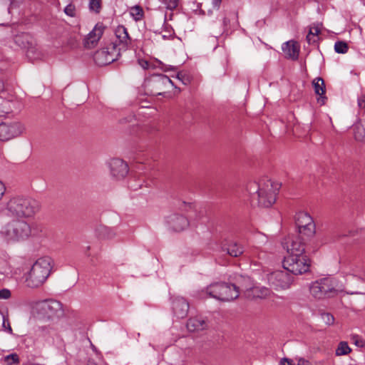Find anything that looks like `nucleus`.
Masks as SVG:
<instances>
[{"label": "nucleus", "mask_w": 365, "mask_h": 365, "mask_svg": "<svg viewBox=\"0 0 365 365\" xmlns=\"http://www.w3.org/2000/svg\"><path fill=\"white\" fill-rule=\"evenodd\" d=\"M312 83L315 93L319 96L317 98V102L321 105H324L325 103V100L327 99L326 96H324L325 93L324 80L322 78H317L313 81Z\"/></svg>", "instance_id": "22"}, {"label": "nucleus", "mask_w": 365, "mask_h": 365, "mask_svg": "<svg viewBox=\"0 0 365 365\" xmlns=\"http://www.w3.org/2000/svg\"><path fill=\"white\" fill-rule=\"evenodd\" d=\"M168 226L175 232H181L187 229L190 222L183 215L175 212L166 217Z\"/></svg>", "instance_id": "15"}, {"label": "nucleus", "mask_w": 365, "mask_h": 365, "mask_svg": "<svg viewBox=\"0 0 365 365\" xmlns=\"http://www.w3.org/2000/svg\"><path fill=\"white\" fill-rule=\"evenodd\" d=\"M281 364L282 365H292L291 361L287 358H284L282 359Z\"/></svg>", "instance_id": "47"}, {"label": "nucleus", "mask_w": 365, "mask_h": 365, "mask_svg": "<svg viewBox=\"0 0 365 365\" xmlns=\"http://www.w3.org/2000/svg\"><path fill=\"white\" fill-rule=\"evenodd\" d=\"M354 136L356 141L365 143V125L359 123L353 127Z\"/></svg>", "instance_id": "24"}, {"label": "nucleus", "mask_w": 365, "mask_h": 365, "mask_svg": "<svg viewBox=\"0 0 365 365\" xmlns=\"http://www.w3.org/2000/svg\"><path fill=\"white\" fill-rule=\"evenodd\" d=\"M0 87L1 88H3V83L0 81Z\"/></svg>", "instance_id": "52"}, {"label": "nucleus", "mask_w": 365, "mask_h": 365, "mask_svg": "<svg viewBox=\"0 0 365 365\" xmlns=\"http://www.w3.org/2000/svg\"><path fill=\"white\" fill-rule=\"evenodd\" d=\"M52 262L49 257L38 259L31 267L26 279V286L36 288L43 284L51 274Z\"/></svg>", "instance_id": "3"}, {"label": "nucleus", "mask_w": 365, "mask_h": 365, "mask_svg": "<svg viewBox=\"0 0 365 365\" xmlns=\"http://www.w3.org/2000/svg\"><path fill=\"white\" fill-rule=\"evenodd\" d=\"M163 2L168 9L173 10L178 6V0H163Z\"/></svg>", "instance_id": "36"}, {"label": "nucleus", "mask_w": 365, "mask_h": 365, "mask_svg": "<svg viewBox=\"0 0 365 365\" xmlns=\"http://www.w3.org/2000/svg\"><path fill=\"white\" fill-rule=\"evenodd\" d=\"M109 166L111 175L118 180L125 178L128 173L127 163L121 159H112Z\"/></svg>", "instance_id": "17"}, {"label": "nucleus", "mask_w": 365, "mask_h": 365, "mask_svg": "<svg viewBox=\"0 0 365 365\" xmlns=\"http://www.w3.org/2000/svg\"><path fill=\"white\" fill-rule=\"evenodd\" d=\"M298 365H310L309 362L304 359H300L298 361Z\"/></svg>", "instance_id": "45"}, {"label": "nucleus", "mask_w": 365, "mask_h": 365, "mask_svg": "<svg viewBox=\"0 0 365 365\" xmlns=\"http://www.w3.org/2000/svg\"><path fill=\"white\" fill-rule=\"evenodd\" d=\"M89 9L91 11H95L98 14L101 9V0H90L89 1Z\"/></svg>", "instance_id": "33"}, {"label": "nucleus", "mask_w": 365, "mask_h": 365, "mask_svg": "<svg viewBox=\"0 0 365 365\" xmlns=\"http://www.w3.org/2000/svg\"><path fill=\"white\" fill-rule=\"evenodd\" d=\"M350 274L362 282H365V264H358L354 265L350 271Z\"/></svg>", "instance_id": "25"}, {"label": "nucleus", "mask_w": 365, "mask_h": 365, "mask_svg": "<svg viewBox=\"0 0 365 365\" xmlns=\"http://www.w3.org/2000/svg\"><path fill=\"white\" fill-rule=\"evenodd\" d=\"M13 103L0 97V118L12 112Z\"/></svg>", "instance_id": "26"}, {"label": "nucleus", "mask_w": 365, "mask_h": 365, "mask_svg": "<svg viewBox=\"0 0 365 365\" xmlns=\"http://www.w3.org/2000/svg\"><path fill=\"white\" fill-rule=\"evenodd\" d=\"M281 185L270 180H262L259 183L250 182L247 190L253 200H257L258 205L264 207H271L276 201L277 192Z\"/></svg>", "instance_id": "1"}, {"label": "nucleus", "mask_w": 365, "mask_h": 365, "mask_svg": "<svg viewBox=\"0 0 365 365\" xmlns=\"http://www.w3.org/2000/svg\"><path fill=\"white\" fill-rule=\"evenodd\" d=\"M143 10L140 6H135L130 9V15L135 21L140 20L143 16Z\"/></svg>", "instance_id": "29"}, {"label": "nucleus", "mask_w": 365, "mask_h": 365, "mask_svg": "<svg viewBox=\"0 0 365 365\" xmlns=\"http://www.w3.org/2000/svg\"><path fill=\"white\" fill-rule=\"evenodd\" d=\"M175 66H169V67L166 69V71H168V70H175Z\"/></svg>", "instance_id": "49"}, {"label": "nucleus", "mask_w": 365, "mask_h": 365, "mask_svg": "<svg viewBox=\"0 0 365 365\" xmlns=\"http://www.w3.org/2000/svg\"><path fill=\"white\" fill-rule=\"evenodd\" d=\"M101 235L105 238L112 239L115 236V232L112 228L105 227L101 230Z\"/></svg>", "instance_id": "34"}, {"label": "nucleus", "mask_w": 365, "mask_h": 365, "mask_svg": "<svg viewBox=\"0 0 365 365\" xmlns=\"http://www.w3.org/2000/svg\"><path fill=\"white\" fill-rule=\"evenodd\" d=\"M140 66L144 69H148L149 67V62L147 61L140 60L138 61Z\"/></svg>", "instance_id": "44"}, {"label": "nucleus", "mask_w": 365, "mask_h": 365, "mask_svg": "<svg viewBox=\"0 0 365 365\" xmlns=\"http://www.w3.org/2000/svg\"><path fill=\"white\" fill-rule=\"evenodd\" d=\"M351 349L349 348L348 344L345 341H341L339 343L336 350V355L342 356L348 354L351 351Z\"/></svg>", "instance_id": "28"}, {"label": "nucleus", "mask_w": 365, "mask_h": 365, "mask_svg": "<svg viewBox=\"0 0 365 365\" xmlns=\"http://www.w3.org/2000/svg\"><path fill=\"white\" fill-rule=\"evenodd\" d=\"M295 222L298 234L307 239L313 237L316 232V226L312 217L305 212H299L295 216Z\"/></svg>", "instance_id": "8"}, {"label": "nucleus", "mask_w": 365, "mask_h": 365, "mask_svg": "<svg viewBox=\"0 0 365 365\" xmlns=\"http://www.w3.org/2000/svg\"><path fill=\"white\" fill-rule=\"evenodd\" d=\"M30 51H31L30 50H29V51H28V54H27V55H28V56H29V53H30Z\"/></svg>", "instance_id": "54"}, {"label": "nucleus", "mask_w": 365, "mask_h": 365, "mask_svg": "<svg viewBox=\"0 0 365 365\" xmlns=\"http://www.w3.org/2000/svg\"><path fill=\"white\" fill-rule=\"evenodd\" d=\"M177 78H178L180 81H181L184 84H186L185 82H184L183 81V78H184V76L182 75V73L179 72L178 73L177 76H176Z\"/></svg>", "instance_id": "48"}, {"label": "nucleus", "mask_w": 365, "mask_h": 365, "mask_svg": "<svg viewBox=\"0 0 365 365\" xmlns=\"http://www.w3.org/2000/svg\"><path fill=\"white\" fill-rule=\"evenodd\" d=\"M64 12L69 16H74L76 14V8L73 4H68L64 9Z\"/></svg>", "instance_id": "37"}, {"label": "nucleus", "mask_w": 365, "mask_h": 365, "mask_svg": "<svg viewBox=\"0 0 365 365\" xmlns=\"http://www.w3.org/2000/svg\"><path fill=\"white\" fill-rule=\"evenodd\" d=\"M222 249L223 252L234 257H239L244 252L243 247L236 242H230L223 246Z\"/></svg>", "instance_id": "23"}, {"label": "nucleus", "mask_w": 365, "mask_h": 365, "mask_svg": "<svg viewBox=\"0 0 365 365\" xmlns=\"http://www.w3.org/2000/svg\"><path fill=\"white\" fill-rule=\"evenodd\" d=\"M46 329V327H39V331H45Z\"/></svg>", "instance_id": "50"}, {"label": "nucleus", "mask_w": 365, "mask_h": 365, "mask_svg": "<svg viewBox=\"0 0 365 365\" xmlns=\"http://www.w3.org/2000/svg\"><path fill=\"white\" fill-rule=\"evenodd\" d=\"M115 41L110 43V46H115V48L119 51L120 54L121 51L128 50L131 43L132 39L130 37L127 29L122 25L117 26L115 30Z\"/></svg>", "instance_id": "14"}, {"label": "nucleus", "mask_w": 365, "mask_h": 365, "mask_svg": "<svg viewBox=\"0 0 365 365\" xmlns=\"http://www.w3.org/2000/svg\"><path fill=\"white\" fill-rule=\"evenodd\" d=\"M11 291L8 289L0 290V299H8L11 297Z\"/></svg>", "instance_id": "39"}, {"label": "nucleus", "mask_w": 365, "mask_h": 365, "mask_svg": "<svg viewBox=\"0 0 365 365\" xmlns=\"http://www.w3.org/2000/svg\"><path fill=\"white\" fill-rule=\"evenodd\" d=\"M149 83L150 84V86L155 89V91L153 92V95H162L163 93L160 91H163L165 89V88L168 85L171 84L173 86V81L165 75L163 74H159L154 76L150 78L149 81Z\"/></svg>", "instance_id": "18"}, {"label": "nucleus", "mask_w": 365, "mask_h": 365, "mask_svg": "<svg viewBox=\"0 0 365 365\" xmlns=\"http://www.w3.org/2000/svg\"><path fill=\"white\" fill-rule=\"evenodd\" d=\"M206 292L210 297L222 302H229L239 297L240 288L234 284L217 282L208 286Z\"/></svg>", "instance_id": "5"}, {"label": "nucleus", "mask_w": 365, "mask_h": 365, "mask_svg": "<svg viewBox=\"0 0 365 365\" xmlns=\"http://www.w3.org/2000/svg\"><path fill=\"white\" fill-rule=\"evenodd\" d=\"M193 205L191 203H187L185 202H180L178 205V209L182 211H187L189 209H192Z\"/></svg>", "instance_id": "38"}, {"label": "nucleus", "mask_w": 365, "mask_h": 365, "mask_svg": "<svg viewBox=\"0 0 365 365\" xmlns=\"http://www.w3.org/2000/svg\"><path fill=\"white\" fill-rule=\"evenodd\" d=\"M105 26L103 24H97L93 29L88 34L84 40V45L87 48H92L96 45L97 42L101 38Z\"/></svg>", "instance_id": "19"}, {"label": "nucleus", "mask_w": 365, "mask_h": 365, "mask_svg": "<svg viewBox=\"0 0 365 365\" xmlns=\"http://www.w3.org/2000/svg\"><path fill=\"white\" fill-rule=\"evenodd\" d=\"M348 50V44L344 41H339L334 44V51L338 53H346Z\"/></svg>", "instance_id": "30"}, {"label": "nucleus", "mask_w": 365, "mask_h": 365, "mask_svg": "<svg viewBox=\"0 0 365 365\" xmlns=\"http://www.w3.org/2000/svg\"><path fill=\"white\" fill-rule=\"evenodd\" d=\"M25 130L24 125L20 122L8 124L0 123V140L6 141L21 135Z\"/></svg>", "instance_id": "12"}, {"label": "nucleus", "mask_w": 365, "mask_h": 365, "mask_svg": "<svg viewBox=\"0 0 365 365\" xmlns=\"http://www.w3.org/2000/svg\"><path fill=\"white\" fill-rule=\"evenodd\" d=\"M293 277L287 271L277 270L271 273L268 277L269 283L276 290L289 289L292 282Z\"/></svg>", "instance_id": "10"}, {"label": "nucleus", "mask_w": 365, "mask_h": 365, "mask_svg": "<svg viewBox=\"0 0 365 365\" xmlns=\"http://www.w3.org/2000/svg\"><path fill=\"white\" fill-rule=\"evenodd\" d=\"M120 55L119 51L115 48V46L109 44L106 48L97 51L93 56V59L96 64L103 66L116 61Z\"/></svg>", "instance_id": "11"}, {"label": "nucleus", "mask_w": 365, "mask_h": 365, "mask_svg": "<svg viewBox=\"0 0 365 365\" xmlns=\"http://www.w3.org/2000/svg\"><path fill=\"white\" fill-rule=\"evenodd\" d=\"M61 311V304L56 300H44L36 303L34 312L38 317L51 319Z\"/></svg>", "instance_id": "9"}, {"label": "nucleus", "mask_w": 365, "mask_h": 365, "mask_svg": "<svg viewBox=\"0 0 365 365\" xmlns=\"http://www.w3.org/2000/svg\"><path fill=\"white\" fill-rule=\"evenodd\" d=\"M6 191V187L4 184L0 181V200H1L2 197L4 196Z\"/></svg>", "instance_id": "43"}, {"label": "nucleus", "mask_w": 365, "mask_h": 365, "mask_svg": "<svg viewBox=\"0 0 365 365\" xmlns=\"http://www.w3.org/2000/svg\"><path fill=\"white\" fill-rule=\"evenodd\" d=\"M130 187H131L133 190H137L138 189L137 187H135L134 185H133L131 184L130 185Z\"/></svg>", "instance_id": "51"}, {"label": "nucleus", "mask_w": 365, "mask_h": 365, "mask_svg": "<svg viewBox=\"0 0 365 365\" xmlns=\"http://www.w3.org/2000/svg\"><path fill=\"white\" fill-rule=\"evenodd\" d=\"M86 250H90V247H89V246H88V247H86Z\"/></svg>", "instance_id": "53"}, {"label": "nucleus", "mask_w": 365, "mask_h": 365, "mask_svg": "<svg viewBox=\"0 0 365 365\" xmlns=\"http://www.w3.org/2000/svg\"><path fill=\"white\" fill-rule=\"evenodd\" d=\"M320 29L318 26L311 27L307 36V40L309 44L315 43L318 40Z\"/></svg>", "instance_id": "27"}, {"label": "nucleus", "mask_w": 365, "mask_h": 365, "mask_svg": "<svg viewBox=\"0 0 365 365\" xmlns=\"http://www.w3.org/2000/svg\"><path fill=\"white\" fill-rule=\"evenodd\" d=\"M6 365H13L19 364V357L17 354L14 353L4 357Z\"/></svg>", "instance_id": "31"}, {"label": "nucleus", "mask_w": 365, "mask_h": 365, "mask_svg": "<svg viewBox=\"0 0 365 365\" xmlns=\"http://www.w3.org/2000/svg\"><path fill=\"white\" fill-rule=\"evenodd\" d=\"M307 239L304 235H292L285 239L283 247L287 250V254L305 253V245Z\"/></svg>", "instance_id": "13"}, {"label": "nucleus", "mask_w": 365, "mask_h": 365, "mask_svg": "<svg viewBox=\"0 0 365 365\" xmlns=\"http://www.w3.org/2000/svg\"><path fill=\"white\" fill-rule=\"evenodd\" d=\"M354 339H355L354 344L357 346L363 347L365 345V341L361 339H359L358 336H354Z\"/></svg>", "instance_id": "41"}, {"label": "nucleus", "mask_w": 365, "mask_h": 365, "mask_svg": "<svg viewBox=\"0 0 365 365\" xmlns=\"http://www.w3.org/2000/svg\"><path fill=\"white\" fill-rule=\"evenodd\" d=\"M252 292L257 297H259V298H264L267 296H268L269 294V289L265 287H262V288L255 287L253 289Z\"/></svg>", "instance_id": "32"}, {"label": "nucleus", "mask_w": 365, "mask_h": 365, "mask_svg": "<svg viewBox=\"0 0 365 365\" xmlns=\"http://www.w3.org/2000/svg\"><path fill=\"white\" fill-rule=\"evenodd\" d=\"M321 317L322 321L325 323L327 325H331L334 322V317L332 314L329 313H322L321 314Z\"/></svg>", "instance_id": "35"}, {"label": "nucleus", "mask_w": 365, "mask_h": 365, "mask_svg": "<svg viewBox=\"0 0 365 365\" xmlns=\"http://www.w3.org/2000/svg\"><path fill=\"white\" fill-rule=\"evenodd\" d=\"M38 208V202L34 199L14 197L7 202L4 210L8 216L24 220L33 217Z\"/></svg>", "instance_id": "2"}, {"label": "nucleus", "mask_w": 365, "mask_h": 365, "mask_svg": "<svg viewBox=\"0 0 365 365\" xmlns=\"http://www.w3.org/2000/svg\"><path fill=\"white\" fill-rule=\"evenodd\" d=\"M358 106L361 110L365 109V95L358 98Z\"/></svg>", "instance_id": "40"}, {"label": "nucleus", "mask_w": 365, "mask_h": 365, "mask_svg": "<svg viewBox=\"0 0 365 365\" xmlns=\"http://www.w3.org/2000/svg\"><path fill=\"white\" fill-rule=\"evenodd\" d=\"M282 49L286 58L297 60L299 53V46L294 41H288L282 44Z\"/></svg>", "instance_id": "20"}, {"label": "nucleus", "mask_w": 365, "mask_h": 365, "mask_svg": "<svg viewBox=\"0 0 365 365\" xmlns=\"http://www.w3.org/2000/svg\"><path fill=\"white\" fill-rule=\"evenodd\" d=\"M282 263L284 269L295 275L308 272L311 264L310 259L305 253L288 254L284 257Z\"/></svg>", "instance_id": "6"}, {"label": "nucleus", "mask_w": 365, "mask_h": 365, "mask_svg": "<svg viewBox=\"0 0 365 365\" xmlns=\"http://www.w3.org/2000/svg\"><path fill=\"white\" fill-rule=\"evenodd\" d=\"M336 282L334 279L325 277L312 283L309 290L316 299L330 297L336 293Z\"/></svg>", "instance_id": "7"}, {"label": "nucleus", "mask_w": 365, "mask_h": 365, "mask_svg": "<svg viewBox=\"0 0 365 365\" xmlns=\"http://www.w3.org/2000/svg\"><path fill=\"white\" fill-rule=\"evenodd\" d=\"M1 234L9 242H24L31 235V227L25 220H13L3 227Z\"/></svg>", "instance_id": "4"}, {"label": "nucleus", "mask_w": 365, "mask_h": 365, "mask_svg": "<svg viewBox=\"0 0 365 365\" xmlns=\"http://www.w3.org/2000/svg\"><path fill=\"white\" fill-rule=\"evenodd\" d=\"M171 299L172 309L175 316L179 319L186 317L190 308L188 302L180 296L173 297Z\"/></svg>", "instance_id": "16"}, {"label": "nucleus", "mask_w": 365, "mask_h": 365, "mask_svg": "<svg viewBox=\"0 0 365 365\" xmlns=\"http://www.w3.org/2000/svg\"><path fill=\"white\" fill-rule=\"evenodd\" d=\"M3 327H5L10 334H12V329L10 325V323L9 322L8 320H6L4 318L3 321Z\"/></svg>", "instance_id": "42"}, {"label": "nucleus", "mask_w": 365, "mask_h": 365, "mask_svg": "<svg viewBox=\"0 0 365 365\" xmlns=\"http://www.w3.org/2000/svg\"><path fill=\"white\" fill-rule=\"evenodd\" d=\"M222 3V0H212V4L214 7L219 8Z\"/></svg>", "instance_id": "46"}, {"label": "nucleus", "mask_w": 365, "mask_h": 365, "mask_svg": "<svg viewBox=\"0 0 365 365\" xmlns=\"http://www.w3.org/2000/svg\"><path fill=\"white\" fill-rule=\"evenodd\" d=\"M189 331H199L207 328V322L200 317L190 318L187 322Z\"/></svg>", "instance_id": "21"}]
</instances>
